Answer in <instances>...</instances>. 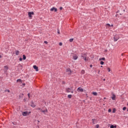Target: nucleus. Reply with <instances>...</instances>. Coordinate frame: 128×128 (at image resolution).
<instances>
[{
  "label": "nucleus",
  "mask_w": 128,
  "mask_h": 128,
  "mask_svg": "<svg viewBox=\"0 0 128 128\" xmlns=\"http://www.w3.org/2000/svg\"><path fill=\"white\" fill-rule=\"evenodd\" d=\"M114 42H118V40H120V36L116 34L114 37Z\"/></svg>",
  "instance_id": "nucleus-1"
},
{
  "label": "nucleus",
  "mask_w": 128,
  "mask_h": 128,
  "mask_svg": "<svg viewBox=\"0 0 128 128\" xmlns=\"http://www.w3.org/2000/svg\"><path fill=\"white\" fill-rule=\"evenodd\" d=\"M30 114V112H24L22 113V114L24 116H29Z\"/></svg>",
  "instance_id": "nucleus-2"
},
{
  "label": "nucleus",
  "mask_w": 128,
  "mask_h": 128,
  "mask_svg": "<svg viewBox=\"0 0 128 128\" xmlns=\"http://www.w3.org/2000/svg\"><path fill=\"white\" fill-rule=\"evenodd\" d=\"M66 92H72V94L74 93V91H72V88H67L66 89Z\"/></svg>",
  "instance_id": "nucleus-3"
},
{
  "label": "nucleus",
  "mask_w": 128,
  "mask_h": 128,
  "mask_svg": "<svg viewBox=\"0 0 128 128\" xmlns=\"http://www.w3.org/2000/svg\"><path fill=\"white\" fill-rule=\"evenodd\" d=\"M86 56H88V54L87 53H84V54H81V56L82 58V60H84V58H86Z\"/></svg>",
  "instance_id": "nucleus-4"
},
{
  "label": "nucleus",
  "mask_w": 128,
  "mask_h": 128,
  "mask_svg": "<svg viewBox=\"0 0 128 128\" xmlns=\"http://www.w3.org/2000/svg\"><path fill=\"white\" fill-rule=\"evenodd\" d=\"M50 12H54V10L56 12H58V9L54 7H53L50 8Z\"/></svg>",
  "instance_id": "nucleus-5"
},
{
  "label": "nucleus",
  "mask_w": 128,
  "mask_h": 128,
  "mask_svg": "<svg viewBox=\"0 0 128 128\" xmlns=\"http://www.w3.org/2000/svg\"><path fill=\"white\" fill-rule=\"evenodd\" d=\"M66 72H68V74H72V70H70V68H67Z\"/></svg>",
  "instance_id": "nucleus-6"
},
{
  "label": "nucleus",
  "mask_w": 128,
  "mask_h": 128,
  "mask_svg": "<svg viewBox=\"0 0 128 128\" xmlns=\"http://www.w3.org/2000/svg\"><path fill=\"white\" fill-rule=\"evenodd\" d=\"M34 14V13L33 12H28V16L29 18H32V15H33Z\"/></svg>",
  "instance_id": "nucleus-7"
},
{
  "label": "nucleus",
  "mask_w": 128,
  "mask_h": 128,
  "mask_svg": "<svg viewBox=\"0 0 128 128\" xmlns=\"http://www.w3.org/2000/svg\"><path fill=\"white\" fill-rule=\"evenodd\" d=\"M78 92H84V89L80 87H79L78 89H77Z\"/></svg>",
  "instance_id": "nucleus-8"
},
{
  "label": "nucleus",
  "mask_w": 128,
  "mask_h": 128,
  "mask_svg": "<svg viewBox=\"0 0 128 128\" xmlns=\"http://www.w3.org/2000/svg\"><path fill=\"white\" fill-rule=\"evenodd\" d=\"M33 68L34 70H36V72H38V67L34 65L33 66Z\"/></svg>",
  "instance_id": "nucleus-9"
},
{
  "label": "nucleus",
  "mask_w": 128,
  "mask_h": 128,
  "mask_svg": "<svg viewBox=\"0 0 128 128\" xmlns=\"http://www.w3.org/2000/svg\"><path fill=\"white\" fill-rule=\"evenodd\" d=\"M92 124H96V123H98V120H96V119H92Z\"/></svg>",
  "instance_id": "nucleus-10"
},
{
  "label": "nucleus",
  "mask_w": 128,
  "mask_h": 128,
  "mask_svg": "<svg viewBox=\"0 0 128 128\" xmlns=\"http://www.w3.org/2000/svg\"><path fill=\"white\" fill-rule=\"evenodd\" d=\"M73 60H76L77 58H78V56H77L76 54H74L72 56Z\"/></svg>",
  "instance_id": "nucleus-11"
},
{
  "label": "nucleus",
  "mask_w": 128,
  "mask_h": 128,
  "mask_svg": "<svg viewBox=\"0 0 128 128\" xmlns=\"http://www.w3.org/2000/svg\"><path fill=\"white\" fill-rule=\"evenodd\" d=\"M30 106H32V108H36V104H34V102H32Z\"/></svg>",
  "instance_id": "nucleus-12"
},
{
  "label": "nucleus",
  "mask_w": 128,
  "mask_h": 128,
  "mask_svg": "<svg viewBox=\"0 0 128 128\" xmlns=\"http://www.w3.org/2000/svg\"><path fill=\"white\" fill-rule=\"evenodd\" d=\"M16 56H18L19 54H20V51H18V50H16Z\"/></svg>",
  "instance_id": "nucleus-13"
},
{
  "label": "nucleus",
  "mask_w": 128,
  "mask_h": 128,
  "mask_svg": "<svg viewBox=\"0 0 128 128\" xmlns=\"http://www.w3.org/2000/svg\"><path fill=\"white\" fill-rule=\"evenodd\" d=\"M40 112H44V114H45V112H48V110L46 109V110H40Z\"/></svg>",
  "instance_id": "nucleus-14"
},
{
  "label": "nucleus",
  "mask_w": 128,
  "mask_h": 128,
  "mask_svg": "<svg viewBox=\"0 0 128 128\" xmlns=\"http://www.w3.org/2000/svg\"><path fill=\"white\" fill-rule=\"evenodd\" d=\"M83 60H84L85 62H88V57H85Z\"/></svg>",
  "instance_id": "nucleus-15"
},
{
  "label": "nucleus",
  "mask_w": 128,
  "mask_h": 128,
  "mask_svg": "<svg viewBox=\"0 0 128 128\" xmlns=\"http://www.w3.org/2000/svg\"><path fill=\"white\" fill-rule=\"evenodd\" d=\"M110 128H116V126L111 125Z\"/></svg>",
  "instance_id": "nucleus-16"
},
{
  "label": "nucleus",
  "mask_w": 128,
  "mask_h": 128,
  "mask_svg": "<svg viewBox=\"0 0 128 128\" xmlns=\"http://www.w3.org/2000/svg\"><path fill=\"white\" fill-rule=\"evenodd\" d=\"M4 70H8V66H4Z\"/></svg>",
  "instance_id": "nucleus-17"
},
{
  "label": "nucleus",
  "mask_w": 128,
  "mask_h": 128,
  "mask_svg": "<svg viewBox=\"0 0 128 128\" xmlns=\"http://www.w3.org/2000/svg\"><path fill=\"white\" fill-rule=\"evenodd\" d=\"M16 82H22V79H18Z\"/></svg>",
  "instance_id": "nucleus-18"
},
{
  "label": "nucleus",
  "mask_w": 128,
  "mask_h": 128,
  "mask_svg": "<svg viewBox=\"0 0 128 128\" xmlns=\"http://www.w3.org/2000/svg\"><path fill=\"white\" fill-rule=\"evenodd\" d=\"M92 94H94V96H98V93L96 92H93L92 93Z\"/></svg>",
  "instance_id": "nucleus-19"
},
{
  "label": "nucleus",
  "mask_w": 128,
  "mask_h": 128,
  "mask_svg": "<svg viewBox=\"0 0 128 128\" xmlns=\"http://www.w3.org/2000/svg\"><path fill=\"white\" fill-rule=\"evenodd\" d=\"M22 56L24 60H26V55H23Z\"/></svg>",
  "instance_id": "nucleus-20"
},
{
  "label": "nucleus",
  "mask_w": 128,
  "mask_h": 128,
  "mask_svg": "<svg viewBox=\"0 0 128 128\" xmlns=\"http://www.w3.org/2000/svg\"><path fill=\"white\" fill-rule=\"evenodd\" d=\"M106 28H110V24H106Z\"/></svg>",
  "instance_id": "nucleus-21"
},
{
  "label": "nucleus",
  "mask_w": 128,
  "mask_h": 128,
  "mask_svg": "<svg viewBox=\"0 0 128 128\" xmlns=\"http://www.w3.org/2000/svg\"><path fill=\"white\" fill-rule=\"evenodd\" d=\"M100 60H106V58H102L100 59Z\"/></svg>",
  "instance_id": "nucleus-22"
},
{
  "label": "nucleus",
  "mask_w": 128,
  "mask_h": 128,
  "mask_svg": "<svg viewBox=\"0 0 128 128\" xmlns=\"http://www.w3.org/2000/svg\"><path fill=\"white\" fill-rule=\"evenodd\" d=\"M84 73H85L84 70H82L81 74H84Z\"/></svg>",
  "instance_id": "nucleus-23"
},
{
  "label": "nucleus",
  "mask_w": 128,
  "mask_h": 128,
  "mask_svg": "<svg viewBox=\"0 0 128 128\" xmlns=\"http://www.w3.org/2000/svg\"><path fill=\"white\" fill-rule=\"evenodd\" d=\"M70 42H74V38H70Z\"/></svg>",
  "instance_id": "nucleus-24"
},
{
  "label": "nucleus",
  "mask_w": 128,
  "mask_h": 128,
  "mask_svg": "<svg viewBox=\"0 0 128 128\" xmlns=\"http://www.w3.org/2000/svg\"><path fill=\"white\" fill-rule=\"evenodd\" d=\"M112 100H116V96H112Z\"/></svg>",
  "instance_id": "nucleus-25"
},
{
  "label": "nucleus",
  "mask_w": 128,
  "mask_h": 128,
  "mask_svg": "<svg viewBox=\"0 0 128 128\" xmlns=\"http://www.w3.org/2000/svg\"><path fill=\"white\" fill-rule=\"evenodd\" d=\"M116 108H114L113 110H112V112H113V114H114V112H116Z\"/></svg>",
  "instance_id": "nucleus-26"
},
{
  "label": "nucleus",
  "mask_w": 128,
  "mask_h": 128,
  "mask_svg": "<svg viewBox=\"0 0 128 128\" xmlns=\"http://www.w3.org/2000/svg\"><path fill=\"white\" fill-rule=\"evenodd\" d=\"M4 92H10V90H4Z\"/></svg>",
  "instance_id": "nucleus-27"
},
{
  "label": "nucleus",
  "mask_w": 128,
  "mask_h": 128,
  "mask_svg": "<svg viewBox=\"0 0 128 128\" xmlns=\"http://www.w3.org/2000/svg\"><path fill=\"white\" fill-rule=\"evenodd\" d=\"M100 64H104V61H101L100 62Z\"/></svg>",
  "instance_id": "nucleus-28"
},
{
  "label": "nucleus",
  "mask_w": 128,
  "mask_h": 128,
  "mask_svg": "<svg viewBox=\"0 0 128 128\" xmlns=\"http://www.w3.org/2000/svg\"><path fill=\"white\" fill-rule=\"evenodd\" d=\"M108 112H112V109L109 108L108 110Z\"/></svg>",
  "instance_id": "nucleus-29"
},
{
  "label": "nucleus",
  "mask_w": 128,
  "mask_h": 128,
  "mask_svg": "<svg viewBox=\"0 0 128 128\" xmlns=\"http://www.w3.org/2000/svg\"><path fill=\"white\" fill-rule=\"evenodd\" d=\"M96 128H100V125L96 124Z\"/></svg>",
  "instance_id": "nucleus-30"
},
{
  "label": "nucleus",
  "mask_w": 128,
  "mask_h": 128,
  "mask_svg": "<svg viewBox=\"0 0 128 128\" xmlns=\"http://www.w3.org/2000/svg\"><path fill=\"white\" fill-rule=\"evenodd\" d=\"M122 110H126V107H124Z\"/></svg>",
  "instance_id": "nucleus-31"
},
{
  "label": "nucleus",
  "mask_w": 128,
  "mask_h": 128,
  "mask_svg": "<svg viewBox=\"0 0 128 128\" xmlns=\"http://www.w3.org/2000/svg\"><path fill=\"white\" fill-rule=\"evenodd\" d=\"M59 46H62V42H60L59 43Z\"/></svg>",
  "instance_id": "nucleus-32"
},
{
  "label": "nucleus",
  "mask_w": 128,
  "mask_h": 128,
  "mask_svg": "<svg viewBox=\"0 0 128 128\" xmlns=\"http://www.w3.org/2000/svg\"><path fill=\"white\" fill-rule=\"evenodd\" d=\"M58 34H60V30L58 29Z\"/></svg>",
  "instance_id": "nucleus-33"
},
{
  "label": "nucleus",
  "mask_w": 128,
  "mask_h": 128,
  "mask_svg": "<svg viewBox=\"0 0 128 128\" xmlns=\"http://www.w3.org/2000/svg\"><path fill=\"white\" fill-rule=\"evenodd\" d=\"M19 60H20V62H22V58H19Z\"/></svg>",
  "instance_id": "nucleus-34"
},
{
  "label": "nucleus",
  "mask_w": 128,
  "mask_h": 128,
  "mask_svg": "<svg viewBox=\"0 0 128 128\" xmlns=\"http://www.w3.org/2000/svg\"><path fill=\"white\" fill-rule=\"evenodd\" d=\"M108 72H110V68H108Z\"/></svg>",
  "instance_id": "nucleus-35"
},
{
  "label": "nucleus",
  "mask_w": 128,
  "mask_h": 128,
  "mask_svg": "<svg viewBox=\"0 0 128 128\" xmlns=\"http://www.w3.org/2000/svg\"><path fill=\"white\" fill-rule=\"evenodd\" d=\"M38 110H40H40H42V108H38Z\"/></svg>",
  "instance_id": "nucleus-36"
},
{
  "label": "nucleus",
  "mask_w": 128,
  "mask_h": 128,
  "mask_svg": "<svg viewBox=\"0 0 128 128\" xmlns=\"http://www.w3.org/2000/svg\"><path fill=\"white\" fill-rule=\"evenodd\" d=\"M44 42L46 44H48V42H47V41H44Z\"/></svg>",
  "instance_id": "nucleus-37"
},
{
  "label": "nucleus",
  "mask_w": 128,
  "mask_h": 128,
  "mask_svg": "<svg viewBox=\"0 0 128 128\" xmlns=\"http://www.w3.org/2000/svg\"><path fill=\"white\" fill-rule=\"evenodd\" d=\"M28 96H30V94L28 93Z\"/></svg>",
  "instance_id": "nucleus-38"
},
{
  "label": "nucleus",
  "mask_w": 128,
  "mask_h": 128,
  "mask_svg": "<svg viewBox=\"0 0 128 128\" xmlns=\"http://www.w3.org/2000/svg\"><path fill=\"white\" fill-rule=\"evenodd\" d=\"M90 68H92V64H90Z\"/></svg>",
  "instance_id": "nucleus-39"
},
{
  "label": "nucleus",
  "mask_w": 128,
  "mask_h": 128,
  "mask_svg": "<svg viewBox=\"0 0 128 128\" xmlns=\"http://www.w3.org/2000/svg\"><path fill=\"white\" fill-rule=\"evenodd\" d=\"M60 10H62V7H60Z\"/></svg>",
  "instance_id": "nucleus-40"
},
{
  "label": "nucleus",
  "mask_w": 128,
  "mask_h": 128,
  "mask_svg": "<svg viewBox=\"0 0 128 128\" xmlns=\"http://www.w3.org/2000/svg\"><path fill=\"white\" fill-rule=\"evenodd\" d=\"M110 26H112V28H113L114 27V25L113 24H111Z\"/></svg>",
  "instance_id": "nucleus-41"
},
{
  "label": "nucleus",
  "mask_w": 128,
  "mask_h": 128,
  "mask_svg": "<svg viewBox=\"0 0 128 128\" xmlns=\"http://www.w3.org/2000/svg\"><path fill=\"white\" fill-rule=\"evenodd\" d=\"M68 96H72V95H71V94H68Z\"/></svg>",
  "instance_id": "nucleus-42"
},
{
  "label": "nucleus",
  "mask_w": 128,
  "mask_h": 128,
  "mask_svg": "<svg viewBox=\"0 0 128 128\" xmlns=\"http://www.w3.org/2000/svg\"><path fill=\"white\" fill-rule=\"evenodd\" d=\"M22 86H26V84L23 83V84H22Z\"/></svg>",
  "instance_id": "nucleus-43"
},
{
  "label": "nucleus",
  "mask_w": 128,
  "mask_h": 128,
  "mask_svg": "<svg viewBox=\"0 0 128 128\" xmlns=\"http://www.w3.org/2000/svg\"><path fill=\"white\" fill-rule=\"evenodd\" d=\"M112 96H116V95H114V94H112Z\"/></svg>",
  "instance_id": "nucleus-44"
},
{
  "label": "nucleus",
  "mask_w": 128,
  "mask_h": 128,
  "mask_svg": "<svg viewBox=\"0 0 128 128\" xmlns=\"http://www.w3.org/2000/svg\"><path fill=\"white\" fill-rule=\"evenodd\" d=\"M69 98H72V96H68Z\"/></svg>",
  "instance_id": "nucleus-45"
},
{
  "label": "nucleus",
  "mask_w": 128,
  "mask_h": 128,
  "mask_svg": "<svg viewBox=\"0 0 128 128\" xmlns=\"http://www.w3.org/2000/svg\"><path fill=\"white\" fill-rule=\"evenodd\" d=\"M2 56L0 55V58H2Z\"/></svg>",
  "instance_id": "nucleus-46"
},
{
  "label": "nucleus",
  "mask_w": 128,
  "mask_h": 128,
  "mask_svg": "<svg viewBox=\"0 0 128 128\" xmlns=\"http://www.w3.org/2000/svg\"><path fill=\"white\" fill-rule=\"evenodd\" d=\"M104 98V100H106V98Z\"/></svg>",
  "instance_id": "nucleus-47"
},
{
  "label": "nucleus",
  "mask_w": 128,
  "mask_h": 128,
  "mask_svg": "<svg viewBox=\"0 0 128 128\" xmlns=\"http://www.w3.org/2000/svg\"><path fill=\"white\" fill-rule=\"evenodd\" d=\"M38 122H40V120H38Z\"/></svg>",
  "instance_id": "nucleus-48"
},
{
  "label": "nucleus",
  "mask_w": 128,
  "mask_h": 128,
  "mask_svg": "<svg viewBox=\"0 0 128 128\" xmlns=\"http://www.w3.org/2000/svg\"><path fill=\"white\" fill-rule=\"evenodd\" d=\"M104 80H106V79H104Z\"/></svg>",
  "instance_id": "nucleus-49"
},
{
  "label": "nucleus",
  "mask_w": 128,
  "mask_h": 128,
  "mask_svg": "<svg viewBox=\"0 0 128 128\" xmlns=\"http://www.w3.org/2000/svg\"><path fill=\"white\" fill-rule=\"evenodd\" d=\"M101 68H102V66H101Z\"/></svg>",
  "instance_id": "nucleus-50"
}]
</instances>
